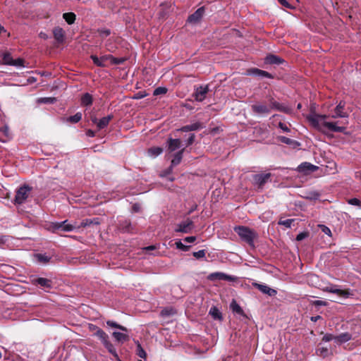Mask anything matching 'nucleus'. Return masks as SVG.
<instances>
[{
  "label": "nucleus",
  "instance_id": "20",
  "mask_svg": "<svg viewBox=\"0 0 361 361\" xmlns=\"http://www.w3.org/2000/svg\"><path fill=\"white\" fill-rule=\"evenodd\" d=\"M185 149V148L183 147L173 155V159L171 160V166H169L170 171H173V168L180 163Z\"/></svg>",
  "mask_w": 361,
  "mask_h": 361
},
{
  "label": "nucleus",
  "instance_id": "48",
  "mask_svg": "<svg viewBox=\"0 0 361 361\" xmlns=\"http://www.w3.org/2000/svg\"><path fill=\"white\" fill-rule=\"evenodd\" d=\"M205 254H206V252L204 250H200L197 252H194L192 253V255L196 258V259H201V258H204L205 257Z\"/></svg>",
  "mask_w": 361,
  "mask_h": 361
},
{
  "label": "nucleus",
  "instance_id": "54",
  "mask_svg": "<svg viewBox=\"0 0 361 361\" xmlns=\"http://www.w3.org/2000/svg\"><path fill=\"white\" fill-rule=\"evenodd\" d=\"M311 303L314 306H326L328 305V302L324 300H314Z\"/></svg>",
  "mask_w": 361,
  "mask_h": 361
},
{
  "label": "nucleus",
  "instance_id": "15",
  "mask_svg": "<svg viewBox=\"0 0 361 361\" xmlns=\"http://www.w3.org/2000/svg\"><path fill=\"white\" fill-rule=\"evenodd\" d=\"M247 75H252L258 77H265L268 78H274V76L268 73L267 71L257 68H250L247 71Z\"/></svg>",
  "mask_w": 361,
  "mask_h": 361
},
{
  "label": "nucleus",
  "instance_id": "40",
  "mask_svg": "<svg viewBox=\"0 0 361 361\" xmlns=\"http://www.w3.org/2000/svg\"><path fill=\"white\" fill-rule=\"evenodd\" d=\"M136 344H137V349H136V354H137V355L139 356L141 358L145 359L146 357H147L146 352L142 348V347L141 346V345L139 343V341H137Z\"/></svg>",
  "mask_w": 361,
  "mask_h": 361
},
{
  "label": "nucleus",
  "instance_id": "1",
  "mask_svg": "<svg viewBox=\"0 0 361 361\" xmlns=\"http://www.w3.org/2000/svg\"><path fill=\"white\" fill-rule=\"evenodd\" d=\"M326 118V115H321L317 114H311L307 116V119L310 123L312 126L320 132L324 133V128L332 132L343 133L345 131V127L338 126L336 123L334 122L325 121Z\"/></svg>",
  "mask_w": 361,
  "mask_h": 361
},
{
  "label": "nucleus",
  "instance_id": "4",
  "mask_svg": "<svg viewBox=\"0 0 361 361\" xmlns=\"http://www.w3.org/2000/svg\"><path fill=\"white\" fill-rule=\"evenodd\" d=\"M32 188L28 185H24L20 187L16 191V194L14 199V203L16 204H22L29 197Z\"/></svg>",
  "mask_w": 361,
  "mask_h": 361
},
{
  "label": "nucleus",
  "instance_id": "44",
  "mask_svg": "<svg viewBox=\"0 0 361 361\" xmlns=\"http://www.w3.org/2000/svg\"><path fill=\"white\" fill-rule=\"evenodd\" d=\"M4 63L11 66L13 59L9 53H6L3 57Z\"/></svg>",
  "mask_w": 361,
  "mask_h": 361
},
{
  "label": "nucleus",
  "instance_id": "62",
  "mask_svg": "<svg viewBox=\"0 0 361 361\" xmlns=\"http://www.w3.org/2000/svg\"><path fill=\"white\" fill-rule=\"evenodd\" d=\"M140 204L138 203H135L132 207L133 211L134 212H139L140 211Z\"/></svg>",
  "mask_w": 361,
  "mask_h": 361
},
{
  "label": "nucleus",
  "instance_id": "57",
  "mask_svg": "<svg viewBox=\"0 0 361 361\" xmlns=\"http://www.w3.org/2000/svg\"><path fill=\"white\" fill-rule=\"evenodd\" d=\"M195 138V134H193V133L190 134L188 139L186 141L187 146L191 145L194 142Z\"/></svg>",
  "mask_w": 361,
  "mask_h": 361
},
{
  "label": "nucleus",
  "instance_id": "19",
  "mask_svg": "<svg viewBox=\"0 0 361 361\" xmlns=\"http://www.w3.org/2000/svg\"><path fill=\"white\" fill-rule=\"evenodd\" d=\"M324 291L328 292V293H336V294H337L340 296L344 297V298H348L350 295V293L348 290L339 289L337 288L336 286H331L329 287H326L324 289Z\"/></svg>",
  "mask_w": 361,
  "mask_h": 361
},
{
  "label": "nucleus",
  "instance_id": "6",
  "mask_svg": "<svg viewBox=\"0 0 361 361\" xmlns=\"http://www.w3.org/2000/svg\"><path fill=\"white\" fill-rule=\"evenodd\" d=\"M209 92V86L200 85L195 88V92L192 94L193 97L197 102H202L206 98V95Z\"/></svg>",
  "mask_w": 361,
  "mask_h": 361
},
{
  "label": "nucleus",
  "instance_id": "12",
  "mask_svg": "<svg viewBox=\"0 0 361 361\" xmlns=\"http://www.w3.org/2000/svg\"><path fill=\"white\" fill-rule=\"evenodd\" d=\"M182 146V141L180 139H173L172 137L168 138L166 141V147L169 152H173L180 149Z\"/></svg>",
  "mask_w": 361,
  "mask_h": 361
},
{
  "label": "nucleus",
  "instance_id": "18",
  "mask_svg": "<svg viewBox=\"0 0 361 361\" xmlns=\"http://www.w3.org/2000/svg\"><path fill=\"white\" fill-rule=\"evenodd\" d=\"M264 62L267 64H276V65H280L286 63L283 59L281 57L274 55V54H269L266 56L264 59Z\"/></svg>",
  "mask_w": 361,
  "mask_h": 361
},
{
  "label": "nucleus",
  "instance_id": "25",
  "mask_svg": "<svg viewBox=\"0 0 361 361\" xmlns=\"http://www.w3.org/2000/svg\"><path fill=\"white\" fill-rule=\"evenodd\" d=\"M113 118L114 116L111 114L99 119L97 123V128L99 130H102L106 128L109 125V122L113 119Z\"/></svg>",
  "mask_w": 361,
  "mask_h": 361
},
{
  "label": "nucleus",
  "instance_id": "56",
  "mask_svg": "<svg viewBox=\"0 0 361 361\" xmlns=\"http://www.w3.org/2000/svg\"><path fill=\"white\" fill-rule=\"evenodd\" d=\"M307 236H308V233H306V232H302V233H300L296 236V240H298V241H301V240H302L303 239L306 238Z\"/></svg>",
  "mask_w": 361,
  "mask_h": 361
},
{
  "label": "nucleus",
  "instance_id": "2",
  "mask_svg": "<svg viewBox=\"0 0 361 361\" xmlns=\"http://www.w3.org/2000/svg\"><path fill=\"white\" fill-rule=\"evenodd\" d=\"M234 231L239 235L241 240L247 243L250 247H255L254 241L258 235L253 229L245 226H238L234 228Z\"/></svg>",
  "mask_w": 361,
  "mask_h": 361
},
{
  "label": "nucleus",
  "instance_id": "26",
  "mask_svg": "<svg viewBox=\"0 0 361 361\" xmlns=\"http://www.w3.org/2000/svg\"><path fill=\"white\" fill-rule=\"evenodd\" d=\"M316 354L321 357L326 358L331 355L332 353L328 348L319 345L316 349Z\"/></svg>",
  "mask_w": 361,
  "mask_h": 361
},
{
  "label": "nucleus",
  "instance_id": "61",
  "mask_svg": "<svg viewBox=\"0 0 361 361\" xmlns=\"http://www.w3.org/2000/svg\"><path fill=\"white\" fill-rule=\"evenodd\" d=\"M279 2L283 6L286 7V8H292L293 7L290 6V4L286 1V0H278Z\"/></svg>",
  "mask_w": 361,
  "mask_h": 361
},
{
  "label": "nucleus",
  "instance_id": "28",
  "mask_svg": "<svg viewBox=\"0 0 361 361\" xmlns=\"http://www.w3.org/2000/svg\"><path fill=\"white\" fill-rule=\"evenodd\" d=\"M113 337L115 340L119 343H124L129 340V336L126 334L114 331L112 334Z\"/></svg>",
  "mask_w": 361,
  "mask_h": 361
},
{
  "label": "nucleus",
  "instance_id": "7",
  "mask_svg": "<svg viewBox=\"0 0 361 361\" xmlns=\"http://www.w3.org/2000/svg\"><path fill=\"white\" fill-rule=\"evenodd\" d=\"M319 169L317 166L313 165L309 162H303L297 167V171L304 175H308L312 172L317 171Z\"/></svg>",
  "mask_w": 361,
  "mask_h": 361
},
{
  "label": "nucleus",
  "instance_id": "58",
  "mask_svg": "<svg viewBox=\"0 0 361 361\" xmlns=\"http://www.w3.org/2000/svg\"><path fill=\"white\" fill-rule=\"evenodd\" d=\"M279 127L284 132L286 133H289L290 131V130L287 127V126L283 123H281L280 122L279 123Z\"/></svg>",
  "mask_w": 361,
  "mask_h": 361
},
{
  "label": "nucleus",
  "instance_id": "3",
  "mask_svg": "<svg viewBox=\"0 0 361 361\" xmlns=\"http://www.w3.org/2000/svg\"><path fill=\"white\" fill-rule=\"evenodd\" d=\"M95 329L96 332H94V335L101 340L102 344L107 349L109 353H111L116 360L121 361L114 346L109 340V336L99 327H95Z\"/></svg>",
  "mask_w": 361,
  "mask_h": 361
},
{
  "label": "nucleus",
  "instance_id": "43",
  "mask_svg": "<svg viewBox=\"0 0 361 361\" xmlns=\"http://www.w3.org/2000/svg\"><path fill=\"white\" fill-rule=\"evenodd\" d=\"M56 102L55 97H42L38 99V102L44 104H54Z\"/></svg>",
  "mask_w": 361,
  "mask_h": 361
},
{
  "label": "nucleus",
  "instance_id": "49",
  "mask_svg": "<svg viewBox=\"0 0 361 361\" xmlns=\"http://www.w3.org/2000/svg\"><path fill=\"white\" fill-rule=\"evenodd\" d=\"M62 225L63 224H61V222H54V223H52V224L51 225V228L52 229V231L54 232H55L56 231H61Z\"/></svg>",
  "mask_w": 361,
  "mask_h": 361
},
{
  "label": "nucleus",
  "instance_id": "9",
  "mask_svg": "<svg viewBox=\"0 0 361 361\" xmlns=\"http://www.w3.org/2000/svg\"><path fill=\"white\" fill-rule=\"evenodd\" d=\"M194 227L193 221L189 219L178 224V228L175 229L176 232L188 233Z\"/></svg>",
  "mask_w": 361,
  "mask_h": 361
},
{
  "label": "nucleus",
  "instance_id": "27",
  "mask_svg": "<svg viewBox=\"0 0 361 361\" xmlns=\"http://www.w3.org/2000/svg\"><path fill=\"white\" fill-rule=\"evenodd\" d=\"M100 224L99 219L97 217L93 218V219H85L82 220V221L80 224V227H88L92 225H99Z\"/></svg>",
  "mask_w": 361,
  "mask_h": 361
},
{
  "label": "nucleus",
  "instance_id": "8",
  "mask_svg": "<svg viewBox=\"0 0 361 361\" xmlns=\"http://www.w3.org/2000/svg\"><path fill=\"white\" fill-rule=\"evenodd\" d=\"M271 176L270 173L255 174L253 176L254 184L259 188H262L264 185L269 180Z\"/></svg>",
  "mask_w": 361,
  "mask_h": 361
},
{
  "label": "nucleus",
  "instance_id": "22",
  "mask_svg": "<svg viewBox=\"0 0 361 361\" xmlns=\"http://www.w3.org/2000/svg\"><path fill=\"white\" fill-rule=\"evenodd\" d=\"M90 58L93 63L99 67H105V62L109 61V55L102 56L100 58L95 55H91Z\"/></svg>",
  "mask_w": 361,
  "mask_h": 361
},
{
  "label": "nucleus",
  "instance_id": "50",
  "mask_svg": "<svg viewBox=\"0 0 361 361\" xmlns=\"http://www.w3.org/2000/svg\"><path fill=\"white\" fill-rule=\"evenodd\" d=\"M11 66H24V60L23 59L18 58L17 59H13Z\"/></svg>",
  "mask_w": 361,
  "mask_h": 361
},
{
  "label": "nucleus",
  "instance_id": "55",
  "mask_svg": "<svg viewBox=\"0 0 361 361\" xmlns=\"http://www.w3.org/2000/svg\"><path fill=\"white\" fill-rule=\"evenodd\" d=\"M321 230L323 233L328 235L329 236H331V231L330 228L325 225H320Z\"/></svg>",
  "mask_w": 361,
  "mask_h": 361
},
{
  "label": "nucleus",
  "instance_id": "52",
  "mask_svg": "<svg viewBox=\"0 0 361 361\" xmlns=\"http://www.w3.org/2000/svg\"><path fill=\"white\" fill-rule=\"evenodd\" d=\"M279 139L281 142L287 145H291L294 142L292 139L285 136H280Z\"/></svg>",
  "mask_w": 361,
  "mask_h": 361
},
{
  "label": "nucleus",
  "instance_id": "34",
  "mask_svg": "<svg viewBox=\"0 0 361 361\" xmlns=\"http://www.w3.org/2000/svg\"><path fill=\"white\" fill-rule=\"evenodd\" d=\"M63 18L68 25H72L75 20L76 16L74 13L69 12L63 13Z\"/></svg>",
  "mask_w": 361,
  "mask_h": 361
},
{
  "label": "nucleus",
  "instance_id": "24",
  "mask_svg": "<svg viewBox=\"0 0 361 361\" xmlns=\"http://www.w3.org/2000/svg\"><path fill=\"white\" fill-rule=\"evenodd\" d=\"M352 339V335L348 332L342 333L335 337V342L338 344L346 343Z\"/></svg>",
  "mask_w": 361,
  "mask_h": 361
},
{
  "label": "nucleus",
  "instance_id": "21",
  "mask_svg": "<svg viewBox=\"0 0 361 361\" xmlns=\"http://www.w3.org/2000/svg\"><path fill=\"white\" fill-rule=\"evenodd\" d=\"M204 127V126L202 123H201L200 122H196V123H192L190 125L184 126L181 127L180 129H178V130H180L182 132L195 131V130H198L202 129Z\"/></svg>",
  "mask_w": 361,
  "mask_h": 361
},
{
  "label": "nucleus",
  "instance_id": "64",
  "mask_svg": "<svg viewBox=\"0 0 361 361\" xmlns=\"http://www.w3.org/2000/svg\"><path fill=\"white\" fill-rule=\"evenodd\" d=\"M319 192H312L310 193V196L309 197V198L317 200V199L319 198Z\"/></svg>",
  "mask_w": 361,
  "mask_h": 361
},
{
  "label": "nucleus",
  "instance_id": "45",
  "mask_svg": "<svg viewBox=\"0 0 361 361\" xmlns=\"http://www.w3.org/2000/svg\"><path fill=\"white\" fill-rule=\"evenodd\" d=\"M176 248L179 249V250H181L183 251H188L190 246V245H184L181 240H178L176 242Z\"/></svg>",
  "mask_w": 361,
  "mask_h": 361
},
{
  "label": "nucleus",
  "instance_id": "60",
  "mask_svg": "<svg viewBox=\"0 0 361 361\" xmlns=\"http://www.w3.org/2000/svg\"><path fill=\"white\" fill-rule=\"evenodd\" d=\"M147 94H144L143 92H139L137 93H136L134 97H133V99H142L144 98Z\"/></svg>",
  "mask_w": 361,
  "mask_h": 361
},
{
  "label": "nucleus",
  "instance_id": "14",
  "mask_svg": "<svg viewBox=\"0 0 361 361\" xmlns=\"http://www.w3.org/2000/svg\"><path fill=\"white\" fill-rule=\"evenodd\" d=\"M53 35L59 44H63L65 42L66 32L61 27H56L53 30Z\"/></svg>",
  "mask_w": 361,
  "mask_h": 361
},
{
  "label": "nucleus",
  "instance_id": "5",
  "mask_svg": "<svg viewBox=\"0 0 361 361\" xmlns=\"http://www.w3.org/2000/svg\"><path fill=\"white\" fill-rule=\"evenodd\" d=\"M207 279L211 281H235L237 277L231 275L226 274L223 272H214L210 274L207 276Z\"/></svg>",
  "mask_w": 361,
  "mask_h": 361
},
{
  "label": "nucleus",
  "instance_id": "31",
  "mask_svg": "<svg viewBox=\"0 0 361 361\" xmlns=\"http://www.w3.org/2000/svg\"><path fill=\"white\" fill-rule=\"evenodd\" d=\"M230 308L235 313H237L240 315H244V312L241 307L237 303L235 300H233L230 304Z\"/></svg>",
  "mask_w": 361,
  "mask_h": 361
},
{
  "label": "nucleus",
  "instance_id": "38",
  "mask_svg": "<svg viewBox=\"0 0 361 361\" xmlns=\"http://www.w3.org/2000/svg\"><path fill=\"white\" fill-rule=\"evenodd\" d=\"M82 119V114L80 112L76 113L75 115L67 118L66 121L72 123H77Z\"/></svg>",
  "mask_w": 361,
  "mask_h": 361
},
{
  "label": "nucleus",
  "instance_id": "36",
  "mask_svg": "<svg viewBox=\"0 0 361 361\" xmlns=\"http://www.w3.org/2000/svg\"><path fill=\"white\" fill-rule=\"evenodd\" d=\"M61 224L63 225L61 226V231H63V232H70V231H73L76 228V226L75 225L68 224L67 220L61 221Z\"/></svg>",
  "mask_w": 361,
  "mask_h": 361
},
{
  "label": "nucleus",
  "instance_id": "13",
  "mask_svg": "<svg viewBox=\"0 0 361 361\" xmlns=\"http://www.w3.org/2000/svg\"><path fill=\"white\" fill-rule=\"evenodd\" d=\"M252 286L257 288L259 291H261L264 294H267L269 296H274L276 295L277 291L267 285L260 284L257 282L252 283Z\"/></svg>",
  "mask_w": 361,
  "mask_h": 361
},
{
  "label": "nucleus",
  "instance_id": "33",
  "mask_svg": "<svg viewBox=\"0 0 361 361\" xmlns=\"http://www.w3.org/2000/svg\"><path fill=\"white\" fill-rule=\"evenodd\" d=\"M177 313V311L175 308L171 307H167L164 308L161 312L160 314L162 317H170L176 314Z\"/></svg>",
  "mask_w": 361,
  "mask_h": 361
},
{
  "label": "nucleus",
  "instance_id": "59",
  "mask_svg": "<svg viewBox=\"0 0 361 361\" xmlns=\"http://www.w3.org/2000/svg\"><path fill=\"white\" fill-rule=\"evenodd\" d=\"M0 131L2 132L6 137L9 136V129L8 126H5L1 128Z\"/></svg>",
  "mask_w": 361,
  "mask_h": 361
},
{
  "label": "nucleus",
  "instance_id": "32",
  "mask_svg": "<svg viewBox=\"0 0 361 361\" xmlns=\"http://www.w3.org/2000/svg\"><path fill=\"white\" fill-rule=\"evenodd\" d=\"M163 152V149L160 147H152L148 149L147 153L152 157H156Z\"/></svg>",
  "mask_w": 361,
  "mask_h": 361
},
{
  "label": "nucleus",
  "instance_id": "30",
  "mask_svg": "<svg viewBox=\"0 0 361 361\" xmlns=\"http://www.w3.org/2000/svg\"><path fill=\"white\" fill-rule=\"evenodd\" d=\"M36 283L42 287L51 288L52 287V281L50 279L46 278H38L36 279Z\"/></svg>",
  "mask_w": 361,
  "mask_h": 361
},
{
  "label": "nucleus",
  "instance_id": "63",
  "mask_svg": "<svg viewBox=\"0 0 361 361\" xmlns=\"http://www.w3.org/2000/svg\"><path fill=\"white\" fill-rule=\"evenodd\" d=\"M196 240L195 236H188L183 239V240L186 243H193Z\"/></svg>",
  "mask_w": 361,
  "mask_h": 361
},
{
  "label": "nucleus",
  "instance_id": "53",
  "mask_svg": "<svg viewBox=\"0 0 361 361\" xmlns=\"http://www.w3.org/2000/svg\"><path fill=\"white\" fill-rule=\"evenodd\" d=\"M335 337L336 336H334L333 334H326L323 338H322V341H324V342H329L332 340H334L335 341Z\"/></svg>",
  "mask_w": 361,
  "mask_h": 361
},
{
  "label": "nucleus",
  "instance_id": "23",
  "mask_svg": "<svg viewBox=\"0 0 361 361\" xmlns=\"http://www.w3.org/2000/svg\"><path fill=\"white\" fill-rule=\"evenodd\" d=\"M269 107L270 108V110L273 109L284 113H287L289 111L288 107L275 101L273 98L270 99V106Z\"/></svg>",
  "mask_w": 361,
  "mask_h": 361
},
{
  "label": "nucleus",
  "instance_id": "51",
  "mask_svg": "<svg viewBox=\"0 0 361 361\" xmlns=\"http://www.w3.org/2000/svg\"><path fill=\"white\" fill-rule=\"evenodd\" d=\"M98 32L102 37H108L111 34V30L109 29H101L99 30Z\"/></svg>",
  "mask_w": 361,
  "mask_h": 361
},
{
  "label": "nucleus",
  "instance_id": "17",
  "mask_svg": "<svg viewBox=\"0 0 361 361\" xmlns=\"http://www.w3.org/2000/svg\"><path fill=\"white\" fill-rule=\"evenodd\" d=\"M252 110L257 114H268L270 113V108L264 104H255L252 105Z\"/></svg>",
  "mask_w": 361,
  "mask_h": 361
},
{
  "label": "nucleus",
  "instance_id": "42",
  "mask_svg": "<svg viewBox=\"0 0 361 361\" xmlns=\"http://www.w3.org/2000/svg\"><path fill=\"white\" fill-rule=\"evenodd\" d=\"M294 221L295 220L293 219H288L285 220L280 219L278 222V224L283 225L286 228H290Z\"/></svg>",
  "mask_w": 361,
  "mask_h": 361
},
{
  "label": "nucleus",
  "instance_id": "10",
  "mask_svg": "<svg viewBox=\"0 0 361 361\" xmlns=\"http://www.w3.org/2000/svg\"><path fill=\"white\" fill-rule=\"evenodd\" d=\"M345 106V103L343 101H341L334 109V114L331 116V118H348V114L344 111Z\"/></svg>",
  "mask_w": 361,
  "mask_h": 361
},
{
  "label": "nucleus",
  "instance_id": "37",
  "mask_svg": "<svg viewBox=\"0 0 361 361\" xmlns=\"http://www.w3.org/2000/svg\"><path fill=\"white\" fill-rule=\"evenodd\" d=\"M106 324L110 327L118 329L124 332L128 331V329L126 327L121 326V325L118 324V323H116V322H114L111 320L106 321Z\"/></svg>",
  "mask_w": 361,
  "mask_h": 361
},
{
  "label": "nucleus",
  "instance_id": "16",
  "mask_svg": "<svg viewBox=\"0 0 361 361\" xmlns=\"http://www.w3.org/2000/svg\"><path fill=\"white\" fill-rule=\"evenodd\" d=\"M204 13V7L199 8L194 13L189 16L188 21L191 23H197L202 18Z\"/></svg>",
  "mask_w": 361,
  "mask_h": 361
},
{
  "label": "nucleus",
  "instance_id": "41",
  "mask_svg": "<svg viewBox=\"0 0 361 361\" xmlns=\"http://www.w3.org/2000/svg\"><path fill=\"white\" fill-rule=\"evenodd\" d=\"M109 61L111 64L119 65L123 63L126 61L124 58H116L112 55L109 54Z\"/></svg>",
  "mask_w": 361,
  "mask_h": 361
},
{
  "label": "nucleus",
  "instance_id": "47",
  "mask_svg": "<svg viewBox=\"0 0 361 361\" xmlns=\"http://www.w3.org/2000/svg\"><path fill=\"white\" fill-rule=\"evenodd\" d=\"M348 203L351 205L357 206L359 208H361V201L357 198H351L348 200Z\"/></svg>",
  "mask_w": 361,
  "mask_h": 361
},
{
  "label": "nucleus",
  "instance_id": "35",
  "mask_svg": "<svg viewBox=\"0 0 361 361\" xmlns=\"http://www.w3.org/2000/svg\"><path fill=\"white\" fill-rule=\"evenodd\" d=\"M92 104V95L89 93L84 94L81 97V104L82 106H90Z\"/></svg>",
  "mask_w": 361,
  "mask_h": 361
},
{
  "label": "nucleus",
  "instance_id": "39",
  "mask_svg": "<svg viewBox=\"0 0 361 361\" xmlns=\"http://www.w3.org/2000/svg\"><path fill=\"white\" fill-rule=\"evenodd\" d=\"M35 257L37 259L38 262L42 263H47L50 261L51 257L47 255L46 254H36Z\"/></svg>",
  "mask_w": 361,
  "mask_h": 361
},
{
  "label": "nucleus",
  "instance_id": "46",
  "mask_svg": "<svg viewBox=\"0 0 361 361\" xmlns=\"http://www.w3.org/2000/svg\"><path fill=\"white\" fill-rule=\"evenodd\" d=\"M167 89L166 87H159L154 90L153 94L157 96L159 94H166Z\"/></svg>",
  "mask_w": 361,
  "mask_h": 361
},
{
  "label": "nucleus",
  "instance_id": "29",
  "mask_svg": "<svg viewBox=\"0 0 361 361\" xmlns=\"http://www.w3.org/2000/svg\"><path fill=\"white\" fill-rule=\"evenodd\" d=\"M209 314L212 317V318L215 320H222L223 317L221 312L219 311V310L215 307L213 306L210 308Z\"/></svg>",
  "mask_w": 361,
  "mask_h": 361
},
{
  "label": "nucleus",
  "instance_id": "11",
  "mask_svg": "<svg viewBox=\"0 0 361 361\" xmlns=\"http://www.w3.org/2000/svg\"><path fill=\"white\" fill-rule=\"evenodd\" d=\"M118 229L123 233H133L135 231V226H133L130 219H123L119 221Z\"/></svg>",
  "mask_w": 361,
  "mask_h": 361
}]
</instances>
